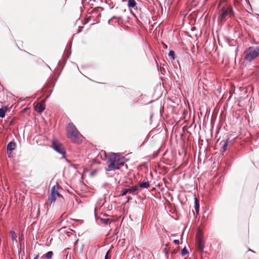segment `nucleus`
Segmentation results:
<instances>
[{"label": "nucleus", "instance_id": "f257e3e1", "mask_svg": "<svg viewBox=\"0 0 259 259\" xmlns=\"http://www.w3.org/2000/svg\"><path fill=\"white\" fill-rule=\"evenodd\" d=\"M66 135L74 143L80 144L83 139L82 135L72 123H69L66 127Z\"/></svg>", "mask_w": 259, "mask_h": 259}, {"label": "nucleus", "instance_id": "f03ea898", "mask_svg": "<svg viewBox=\"0 0 259 259\" xmlns=\"http://www.w3.org/2000/svg\"><path fill=\"white\" fill-rule=\"evenodd\" d=\"M107 162H124L125 158L120 154L114 153L107 154L106 152H102L97 158V161H100V158Z\"/></svg>", "mask_w": 259, "mask_h": 259}, {"label": "nucleus", "instance_id": "7ed1b4c3", "mask_svg": "<svg viewBox=\"0 0 259 259\" xmlns=\"http://www.w3.org/2000/svg\"><path fill=\"white\" fill-rule=\"evenodd\" d=\"M243 59L247 62H251L259 58V46H251L243 53Z\"/></svg>", "mask_w": 259, "mask_h": 259}, {"label": "nucleus", "instance_id": "20e7f679", "mask_svg": "<svg viewBox=\"0 0 259 259\" xmlns=\"http://www.w3.org/2000/svg\"><path fill=\"white\" fill-rule=\"evenodd\" d=\"M219 15V20L221 22H224L228 18H231L233 16L234 13L233 9L231 6L227 5L225 6L220 10Z\"/></svg>", "mask_w": 259, "mask_h": 259}, {"label": "nucleus", "instance_id": "39448f33", "mask_svg": "<svg viewBox=\"0 0 259 259\" xmlns=\"http://www.w3.org/2000/svg\"><path fill=\"white\" fill-rule=\"evenodd\" d=\"M59 189L60 186L58 184H56L52 187L48 199V201L51 204L55 202L57 198L62 197L59 192Z\"/></svg>", "mask_w": 259, "mask_h": 259}, {"label": "nucleus", "instance_id": "423d86ee", "mask_svg": "<svg viewBox=\"0 0 259 259\" xmlns=\"http://www.w3.org/2000/svg\"><path fill=\"white\" fill-rule=\"evenodd\" d=\"M196 245L198 251L202 252L204 247V242L203 239L202 234L200 232L197 233L196 237Z\"/></svg>", "mask_w": 259, "mask_h": 259}, {"label": "nucleus", "instance_id": "0eeeda50", "mask_svg": "<svg viewBox=\"0 0 259 259\" xmlns=\"http://www.w3.org/2000/svg\"><path fill=\"white\" fill-rule=\"evenodd\" d=\"M53 147L56 151L61 154L63 157H64V155L65 154V151L64 149L62 144H60L57 141H54L53 142Z\"/></svg>", "mask_w": 259, "mask_h": 259}, {"label": "nucleus", "instance_id": "6e6552de", "mask_svg": "<svg viewBox=\"0 0 259 259\" xmlns=\"http://www.w3.org/2000/svg\"><path fill=\"white\" fill-rule=\"evenodd\" d=\"M124 163H110L107 167L106 168V171H113L119 169L121 166L124 165Z\"/></svg>", "mask_w": 259, "mask_h": 259}, {"label": "nucleus", "instance_id": "1a4fd4ad", "mask_svg": "<svg viewBox=\"0 0 259 259\" xmlns=\"http://www.w3.org/2000/svg\"><path fill=\"white\" fill-rule=\"evenodd\" d=\"M35 110L39 113H41L46 108V105L45 101L42 100L39 103H37L35 106Z\"/></svg>", "mask_w": 259, "mask_h": 259}, {"label": "nucleus", "instance_id": "9d476101", "mask_svg": "<svg viewBox=\"0 0 259 259\" xmlns=\"http://www.w3.org/2000/svg\"><path fill=\"white\" fill-rule=\"evenodd\" d=\"M16 147V145L15 142H11L9 143L7 147V153L9 155V156H11V154H12V152L14 150Z\"/></svg>", "mask_w": 259, "mask_h": 259}, {"label": "nucleus", "instance_id": "9b49d317", "mask_svg": "<svg viewBox=\"0 0 259 259\" xmlns=\"http://www.w3.org/2000/svg\"><path fill=\"white\" fill-rule=\"evenodd\" d=\"M229 142V140L228 139L226 141H223L220 143V145H221V150L223 152H225L227 150Z\"/></svg>", "mask_w": 259, "mask_h": 259}, {"label": "nucleus", "instance_id": "f8f14e48", "mask_svg": "<svg viewBox=\"0 0 259 259\" xmlns=\"http://www.w3.org/2000/svg\"><path fill=\"white\" fill-rule=\"evenodd\" d=\"M127 6L129 8L136 10L137 9V3L135 0H127Z\"/></svg>", "mask_w": 259, "mask_h": 259}, {"label": "nucleus", "instance_id": "ddd939ff", "mask_svg": "<svg viewBox=\"0 0 259 259\" xmlns=\"http://www.w3.org/2000/svg\"><path fill=\"white\" fill-rule=\"evenodd\" d=\"M127 193L133 194L136 191L138 190V187L137 186H133L132 187L127 188Z\"/></svg>", "mask_w": 259, "mask_h": 259}, {"label": "nucleus", "instance_id": "4468645a", "mask_svg": "<svg viewBox=\"0 0 259 259\" xmlns=\"http://www.w3.org/2000/svg\"><path fill=\"white\" fill-rule=\"evenodd\" d=\"M7 110V107L6 106L2 107L0 109V117L3 118L5 116V113Z\"/></svg>", "mask_w": 259, "mask_h": 259}, {"label": "nucleus", "instance_id": "2eb2a0df", "mask_svg": "<svg viewBox=\"0 0 259 259\" xmlns=\"http://www.w3.org/2000/svg\"><path fill=\"white\" fill-rule=\"evenodd\" d=\"M150 184L148 181L142 182L140 184V187L142 188H147L149 187Z\"/></svg>", "mask_w": 259, "mask_h": 259}, {"label": "nucleus", "instance_id": "dca6fc26", "mask_svg": "<svg viewBox=\"0 0 259 259\" xmlns=\"http://www.w3.org/2000/svg\"><path fill=\"white\" fill-rule=\"evenodd\" d=\"M199 201L198 200L197 198H195V210L197 214L198 213V211H199Z\"/></svg>", "mask_w": 259, "mask_h": 259}, {"label": "nucleus", "instance_id": "f3484780", "mask_svg": "<svg viewBox=\"0 0 259 259\" xmlns=\"http://www.w3.org/2000/svg\"><path fill=\"white\" fill-rule=\"evenodd\" d=\"M45 255L46 259H51L53 255V252L52 251H48Z\"/></svg>", "mask_w": 259, "mask_h": 259}, {"label": "nucleus", "instance_id": "a211bd4d", "mask_svg": "<svg viewBox=\"0 0 259 259\" xmlns=\"http://www.w3.org/2000/svg\"><path fill=\"white\" fill-rule=\"evenodd\" d=\"M12 239L16 241L17 235L14 231H11L10 232Z\"/></svg>", "mask_w": 259, "mask_h": 259}, {"label": "nucleus", "instance_id": "6ab92c4d", "mask_svg": "<svg viewBox=\"0 0 259 259\" xmlns=\"http://www.w3.org/2000/svg\"><path fill=\"white\" fill-rule=\"evenodd\" d=\"M159 168H162L163 169V170L164 172H167L168 171V168L165 166H162L161 164V163H158V166H157Z\"/></svg>", "mask_w": 259, "mask_h": 259}, {"label": "nucleus", "instance_id": "aec40b11", "mask_svg": "<svg viewBox=\"0 0 259 259\" xmlns=\"http://www.w3.org/2000/svg\"><path fill=\"white\" fill-rule=\"evenodd\" d=\"M127 193V188H123L122 189L120 193V196H124Z\"/></svg>", "mask_w": 259, "mask_h": 259}, {"label": "nucleus", "instance_id": "412c9836", "mask_svg": "<svg viewBox=\"0 0 259 259\" xmlns=\"http://www.w3.org/2000/svg\"><path fill=\"white\" fill-rule=\"evenodd\" d=\"M168 55H169V56H170L172 60H174V59H175V52H174V51H170L169 52V54Z\"/></svg>", "mask_w": 259, "mask_h": 259}, {"label": "nucleus", "instance_id": "4be33fe9", "mask_svg": "<svg viewBox=\"0 0 259 259\" xmlns=\"http://www.w3.org/2000/svg\"><path fill=\"white\" fill-rule=\"evenodd\" d=\"M98 169H95L94 170H93L91 172V176L92 177H94L98 173Z\"/></svg>", "mask_w": 259, "mask_h": 259}, {"label": "nucleus", "instance_id": "5701e85b", "mask_svg": "<svg viewBox=\"0 0 259 259\" xmlns=\"http://www.w3.org/2000/svg\"><path fill=\"white\" fill-rule=\"evenodd\" d=\"M188 253V251H187V249L185 247L181 251V254L182 255H185V254H187Z\"/></svg>", "mask_w": 259, "mask_h": 259}, {"label": "nucleus", "instance_id": "b1692460", "mask_svg": "<svg viewBox=\"0 0 259 259\" xmlns=\"http://www.w3.org/2000/svg\"><path fill=\"white\" fill-rule=\"evenodd\" d=\"M109 252H110V250H108L106 252L105 256V259H110V256H109Z\"/></svg>", "mask_w": 259, "mask_h": 259}, {"label": "nucleus", "instance_id": "393cba45", "mask_svg": "<svg viewBox=\"0 0 259 259\" xmlns=\"http://www.w3.org/2000/svg\"><path fill=\"white\" fill-rule=\"evenodd\" d=\"M174 242L175 244L178 245L179 244V240H175L174 241Z\"/></svg>", "mask_w": 259, "mask_h": 259}, {"label": "nucleus", "instance_id": "a878e982", "mask_svg": "<svg viewBox=\"0 0 259 259\" xmlns=\"http://www.w3.org/2000/svg\"><path fill=\"white\" fill-rule=\"evenodd\" d=\"M38 257H39V255H37L34 258V259H38Z\"/></svg>", "mask_w": 259, "mask_h": 259}, {"label": "nucleus", "instance_id": "bb28decb", "mask_svg": "<svg viewBox=\"0 0 259 259\" xmlns=\"http://www.w3.org/2000/svg\"><path fill=\"white\" fill-rule=\"evenodd\" d=\"M131 199H132V198L131 197H130V196L128 197V198H127V201H129L130 200H131Z\"/></svg>", "mask_w": 259, "mask_h": 259}, {"label": "nucleus", "instance_id": "cd10ccee", "mask_svg": "<svg viewBox=\"0 0 259 259\" xmlns=\"http://www.w3.org/2000/svg\"><path fill=\"white\" fill-rule=\"evenodd\" d=\"M108 220H106V223H108Z\"/></svg>", "mask_w": 259, "mask_h": 259}]
</instances>
